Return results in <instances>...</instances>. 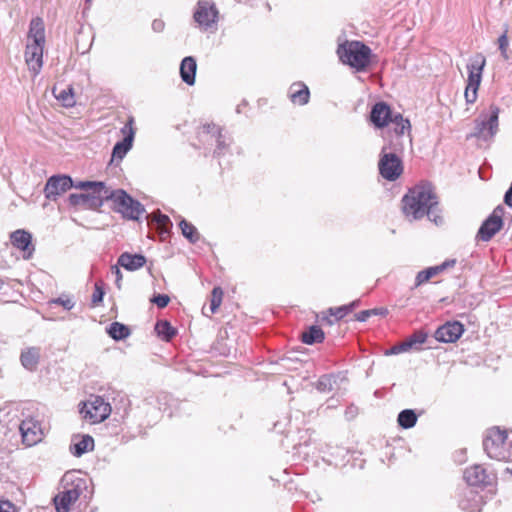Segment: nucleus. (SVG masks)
Masks as SVG:
<instances>
[{"label": "nucleus", "instance_id": "nucleus-1", "mask_svg": "<svg viewBox=\"0 0 512 512\" xmlns=\"http://www.w3.org/2000/svg\"><path fill=\"white\" fill-rule=\"evenodd\" d=\"M403 212L412 220H418L425 215L436 224L442 219L436 215L438 200L431 184L424 183L411 188L402 199Z\"/></svg>", "mask_w": 512, "mask_h": 512}, {"label": "nucleus", "instance_id": "nucleus-2", "mask_svg": "<svg viewBox=\"0 0 512 512\" xmlns=\"http://www.w3.org/2000/svg\"><path fill=\"white\" fill-rule=\"evenodd\" d=\"M483 449L487 456L497 461H512V431L499 427L488 429L483 438Z\"/></svg>", "mask_w": 512, "mask_h": 512}, {"label": "nucleus", "instance_id": "nucleus-3", "mask_svg": "<svg viewBox=\"0 0 512 512\" xmlns=\"http://www.w3.org/2000/svg\"><path fill=\"white\" fill-rule=\"evenodd\" d=\"M337 54L343 64L361 72L370 64L372 50L363 42L345 41L338 46Z\"/></svg>", "mask_w": 512, "mask_h": 512}, {"label": "nucleus", "instance_id": "nucleus-4", "mask_svg": "<svg viewBox=\"0 0 512 512\" xmlns=\"http://www.w3.org/2000/svg\"><path fill=\"white\" fill-rule=\"evenodd\" d=\"M403 147L398 142L385 144L380 153L378 169L380 175L388 181L397 180L403 172V163L399 154Z\"/></svg>", "mask_w": 512, "mask_h": 512}, {"label": "nucleus", "instance_id": "nucleus-5", "mask_svg": "<svg viewBox=\"0 0 512 512\" xmlns=\"http://www.w3.org/2000/svg\"><path fill=\"white\" fill-rule=\"evenodd\" d=\"M199 138L200 141L215 146L213 156L216 158H221L230 152L231 138L214 123L204 124L199 132Z\"/></svg>", "mask_w": 512, "mask_h": 512}, {"label": "nucleus", "instance_id": "nucleus-6", "mask_svg": "<svg viewBox=\"0 0 512 512\" xmlns=\"http://www.w3.org/2000/svg\"><path fill=\"white\" fill-rule=\"evenodd\" d=\"M485 65L486 58L481 53L471 57L467 65L468 79L464 95L466 102L469 104L474 103L477 99V92L482 80V73Z\"/></svg>", "mask_w": 512, "mask_h": 512}, {"label": "nucleus", "instance_id": "nucleus-7", "mask_svg": "<svg viewBox=\"0 0 512 512\" xmlns=\"http://www.w3.org/2000/svg\"><path fill=\"white\" fill-rule=\"evenodd\" d=\"M111 197L108 200H113L115 210L123 215V217L130 220H138L139 217L145 212L144 206L134 198H132L126 191L111 190Z\"/></svg>", "mask_w": 512, "mask_h": 512}, {"label": "nucleus", "instance_id": "nucleus-8", "mask_svg": "<svg viewBox=\"0 0 512 512\" xmlns=\"http://www.w3.org/2000/svg\"><path fill=\"white\" fill-rule=\"evenodd\" d=\"M500 109L496 105H490L489 112H482L475 120L473 136L479 139L488 140L495 136L498 131Z\"/></svg>", "mask_w": 512, "mask_h": 512}, {"label": "nucleus", "instance_id": "nucleus-9", "mask_svg": "<svg viewBox=\"0 0 512 512\" xmlns=\"http://www.w3.org/2000/svg\"><path fill=\"white\" fill-rule=\"evenodd\" d=\"M504 212L505 209L502 205L496 206L492 213L480 225L476 234V240L489 242L503 228Z\"/></svg>", "mask_w": 512, "mask_h": 512}, {"label": "nucleus", "instance_id": "nucleus-10", "mask_svg": "<svg viewBox=\"0 0 512 512\" xmlns=\"http://www.w3.org/2000/svg\"><path fill=\"white\" fill-rule=\"evenodd\" d=\"M80 413L91 423H100L110 416L111 406L103 397L94 396L88 402L83 403Z\"/></svg>", "mask_w": 512, "mask_h": 512}, {"label": "nucleus", "instance_id": "nucleus-11", "mask_svg": "<svg viewBox=\"0 0 512 512\" xmlns=\"http://www.w3.org/2000/svg\"><path fill=\"white\" fill-rule=\"evenodd\" d=\"M389 140L386 144L398 142L404 148L405 142H411L410 139V122L403 118L400 113H395L389 124Z\"/></svg>", "mask_w": 512, "mask_h": 512}, {"label": "nucleus", "instance_id": "nucleus-12", "mask_svg": "<svg viewBox=\"0 0 512 512\" xmlns=\"http://www.w3.org/2000/svg\"><path fill=\"white\" fill-rule=\"evenodd\" d=\"M74 182L68 175H53L45 185L44 194L49 200H56L58 196L73 188Z\"/></svg>", "mask_w": 512, "mask_h": 512}, {"label": "nucleus", "instance_id": "nucleus-13", "mask_svg": "<svg viewBox=\"0 0 512 512\" xmlns=\"http://www.w3.org/2000/svg\"><path fill=\"white\" fill-rule=\"evenodd\" d=\"M132 124L133 118H130L129 121L121 129L122 133L124 134V137L121 141L115 143L112 149L111 161H122L123 158L127 155V153L131 150L135 135V131L132 127Z\"/></svg>", "mask_w": 512, "mask_h": 512}, {"label": "nucleus", "instance_id": "nucleus-14", "mask_svg": "<svg viewBox=\"0 0 512 512\" xmlns=\"http://www.w3.org/2000/svg\"><path fill=\"white\" fill-rule=\"evenodd\" d=\"M82 493V481L73 483L70 488H65L54 497V505L57 512H69L70 505L76 502Z\"/></svg>", "mask_w": 512, "mask_h": 512}, {"label": "nucleus", "instance_id": "nucleus-15", "mask_svg": "<svg viewBox=\"0 0 512 512\" xmlns=\"http://www.w3.org/2000/svg\"><path fill=\"white\" fill-rule=\"evenodd\" d=\"M464 479L469 486H489L495 481V475L488 473L482 465L476 464L465 469Z\"/></svg>", "mask_w": 512, "mask_h": 512}, {"label": "nucleus", "instance_id": "nucleus-16", "mask_svg": "<svg viewBox=\"0 0 512 512\" xmlns=\"http://www.w3.org/2000/svg\"><path fill=\"white\" fill-rule=\"evenodd\" d=\"M44 45L41 43L27 42L25 48V62L34 76H37L43 66Z\"/></svg>", "mask_w": 512, "mask_h": 512}, {"label": "nucleus", "instance_id": "nucleus-17", "mask_svg": "<svg viewBox=\"0 0 512 512\" xmlns=\"http://www.w3.org/2000/svg\"><path fill=\"white\" fill-rule=\"evenodd\" d=\"M218 10L213 2L199 1L197 9L194 12L195 21L205 29L216 23Z\"/></svg>", "mask_w": 512, "mask_h": 512}, {"label": "nucleus", "instance_id": "nucleus-18", "mask_svg": "<svg viewBox=\"0 0 512 512\" xmlns=\"http://www.w3.org/2000/svg\"><path fill=\"white\" fill-rule=\"evenodd\" d=\"M103 200H106L104 192H87L81 194L73 193L68 197L70 205L80 206L85 209H99L103 205Z\"/></svg>", "mask_w": 512, "mask_h": 512}, {"label": "nucleus", "instance_id": "nucleus-19", "mask_svg": "<svg viewBox=\"0 0 512 512\" xmlns=\"http://www.w3.org/2000/svg\"><path fill=\"white\" fill-rule=\"evenodd\" d=\"M464 333V326L459 321L447 322L440 326L434 334L437 341L442 343H454Z\"/></svg>", "mask_w": 512, "mask_h": 512}, {"label": "nucleus", "instance_id": "nucleus-20", "mask_svg": "<svg viewBox=\"0 0 512 512\" xmlns=\"http://www.w3.org/2000/svg\"><path fill=\"white\" fill-rule=\"evenodd\" d=\"M393 113L385 102L376 103L370 112V121L376 128L389 126Z\"/></svg>", "mask_w": 512, "mask_h": 512}, {"label": "nucleus", "instance_id": "nucleus-21", "mask_svg": "<svg viewBox=\"0 0 512 512\" xmlns=\"http://www.w3.org/2000/svg\"><path fill=\"white\" fill-rule=\"evenodd\" d=\"M10 240L14 247L25 253L27 252V255H25L26 259L32 256L34 247L32 245L31 233L23 229H18L11 233Z\"/></svg>", "mask_w": 512, "mask_h": 512}, {"label": "nucleus", "instance_id": "nucleus-22", "mask_svg": "<svg viewBox=\"0 0 512 512\" xmlns=\"http://www.w3.org/2000/svg\"><path fill=\"white\" fill-rule=\"evenodd\" d=\"M288 98L294 104L298 106H304L309 103L310 90L309 87L302 81L294 82L288 89Z\"/></svg>", "mask_w": 512, "mask_h": 512}, {"label": "nucleus", "instance_id": "nucleus-23", "mask_svg": "<svg viewBox=\"0 0 512 512\" xmlns=\"http://www.w3.org/2000/svg\"><path fill=\"white\" fill-rule=\"evenodd\" d=\"M19 429L26 445L32 446L41 440L40 426L32 419L23 420Z\"/></svg>", "mask_w": 512, "mask_h": 512}, {"label": "nucleus", "instance_id": "nucleus-24", "mask_svg": "<svg viewBox=\"0 0 512 512\" xmlns=\"http://www.w3.org/2000/svg\"><path fill=\"white\" fill-rule=\"evenodd\" d=\"M456 261L453 260H446L440 265L431 266L424 270H421L417 273L415 277V284L414 288H417L424 283L428 282L431 278L438 275L439 273L443 272L448 267H453L455 265Z\"/></svg>", "mask_w": 512, "mask_h": 512}, {"label": "nucleus", "instance_id": "nucleus-25", "mask_svg": "<svg viewBox=\"0 0 512 512\" xmlns=\"http://www.w3.org/2000/svg\"><path fill=\"white\" fill-rule=\"evenodd\" d=\"M196 72V59L193 56L184 57L180 63V77L182 81L189 86L194 85Z\"/></svg>", "mask_w": 512, "mask_h": 512}, {"label": "nucleus", "instance_id": "nucleus-26", "mask_svg": "<svg viewBox=\"0 0 512 512\" xmlns=\"http://www.w3.org/2000/svg\"><path fill=\"white\" fill-rule=\"evenodd\" d=\"M118 265L128 271H135L142 268L146 263V258L142 254L122 253L118 257Z\"/></svg>", "mask_w": 512, "mask_h": 512}, {"label": "nucleus", "instance_id": "nucleus-27", "mask_svg": "<svg viewBox=\"0 0 512 512\" xmlns=\"http://www.w3.org/2000/svg\"><path fill=\"white\" fill-rule=\"evenodd\" d=\"M481 497L472 488H465L459 499V507L466 512H474L479 509Z\"/></svg>", "mask_w": 512, "mask_h": 512}, {"label": "nucleus", "instance_id": "nucleus-28", "mask_svg": "<svg viewBox=\"0 0 512 512\" xmlns=\"http://www.w3.org/2000/svg\"><path fill=\"white\" fill-rule=\"evenodd\" d=\"M27 42L45 44V26L40 17H35L30 21Z\"/></svg>", "mask_w": 512, "mask_h": 512}, {"label": "nucleus", "instance_id": "nucleus-29", "mask_svg": "<svg viewBox=\"0 0 512 512\" xmlns=\"http://www.w3.org/2000/svg\"><path fill=\"white\" fill-rule=\"evenodd\" d=\"M338 380H344L340 373L324 374L318 379L315 387L322 393L331 392L338 386Z\"/></svg>", "mask_w": 512, "mask_h": 512}, {"label": "nucleus", "instance_id": "nucleus-30", "mask_svg": "<svg viewBox=\"0 0 512 512\" xmlns=\"http://www.w3.org/2000/svg\"><path fill=\"white\" fill-rule=\"evenodd\" d=\"M74 188L86 190L88 192H94V193H103L106 200H108L109 197H111L112 193L109 188L106 187L105 183L102 181H79L77 183H74Z\"/></svg>", "mask_w": 512, "mask_h": 512}, {"label": "nucleus", "instance_id": "nucleus-31", "mask_svg": "<svg viewBox=\"0 0 512 512\" xmlns=\"http://www.w3.org/2000/svg\"><path fill=\"white\" fill-rule=\"evenodd\" d=\"M93 449L94 439L89 434L82 435L79 441L73 442L70 445V452L76 457H80L86 452L92 451Z\"/></svg>", "mask_w": 512, "mask_h": 512}, {"label": "nucleus", "instance_id": "nucleus-32", "mask_svg": "<svg viewBox=\"0 0 512 512\" xmlns=\"http://www.w3.org/2000/svg\"><path fill=\"white\" fill-rule=\"evenodd\" d=\"M40 358L39 349L36 347L28 348L23 351L20 356L21 364L27 370L33 371L36 369Z\"/></svg>", "mask_w": 512, "mask_h": 512}, {"label": "nucleus", "instance_id": "nucleus-33", "mask_svg": "<svg viewBox=\"0 0 512 512\" xmlns=\"http://www.w3.org/2000/svg\"><path fill=\"white\" fill-rule=\"evenodd\" d=\"M347 309L345 305L339 307H331L326 312L322 313V322L332 326L336 321L343 319L347 315Z\"/></svg>", "mask_w": 512, "mask_h": 512}, {"label": "nucleus", "instance_id": "nucleus-34", "mask_svg": "<svg viewBox=\"0 0 512 512\" xmlns=\"http://www.w3.org/2000/svg\"><path fill=\"white\" fill-rule=\"evenodd\" d=\"M325 338L323 330L316 325H312L302 333V342L307 345H313L315 343H321Z\"/></svg>", "mask_w": 512, "mask_h": 512}, {"label": "nucleus", "instance_id": "nucleus-35", "mask_svg": "<svg viewBox=\"0 0 512 512\" xmlns=\"http://www.w3.org/2000/svg\"><path fill=\"white\" fill-rule=\"evenodd\" d=\"M418 420V415L413 409H404L397 416V423L403 429L413 428Z\"/></svg>", "mask_w": 512, "mask_h": 512}, {"label": "nucleus", "instance_id": "nucleus-36", "mask_svg": "<svg viewBox=\"0 0 512 512\" xmlns=\"http://www.w3.org/2000/svg\"><path fill=\"white\" fill-rule=\"evenodd\" d=\"M108 335L116 340H124L130 335V329L127 325L120 322H112L107 328Z\"/></svg>", "mask_w": 512, "mask_h": 512}, {"label": "nucleus", "instance_id": "nucleus-37", "mask_svg": "<svg viewBox=\"0 0 512 512\" xmlns=\"http://www.w3.org/2000/svg\"><path fill=\"white\" fill-rule=\"evenodd\" d=\"M157 335L164 341H170L177 333L176 329L166 320H160L155 324Z\"/></svg>", "mask_w": 512, "mask_h": 512}, {"label": "nucleus", "instance_id": "nucleus-38", "mask_svg": "<svg viewBox=\"0 0 512 512\" xmlns=\"http://www.w3.org/2000/svg\"><path fill=\"white\" fill-rule=\"evenodd\" d=\"M182 235L192 244H195L200 239V234L196 227L185 219H181L179 222Z\"/></svg>", "mask_w": 512, "mask_h": 512}, {"label": "nucleus", "instance_id": "nucleus-39", "mask_svg": "<svg viewBox=\"0 0 512 512\" xmlns=\"http://www.w3.org/2000/svg\"><path fill=\"white\" fill-rule=\"evenodd\" d=\"M57 89H53V94L55 97L62 103L64 107H73L76 103L73 88L71 86H68L65 89H62L59 91V93H56Z\"/></svg>", "mask_w": 512, "mask_h": 512}, {"label": "nucleus", "instance_id": "nucleus-40", "mask_svg": "<svg viewBox=\"0 0 512 512\" xmlns=\"http://www.w3.org/2000/svg\"><path fill=\"white\" fill-rule=\"evenodd\" d=\"M153 222L161 235L169 234L172 222L167 215L160 212L153 214Z\"/></svg>", "mask_w": 512, "mask_h": 512}, {"label": "nucleus", "instance_id": "nucleus-41", "mask_svg": "<svg viewBox=\"0 0 512 512\" xmlns=\"http://www.w3.org/2000/svg\"><path fill=\"white\" fill-rule=\"evenodd\" d=\"M427 333L424 332V331H415L412 335H410L407 339H406V342L407 344H410V349H414V350H420V348L418 347V345H422L423 343L426 342L427 340Z\"/></svg>", "mask_w": 512, "mask_h": 512}, {"label": "nucleus", "instance_id": "nucleus-42", "mask_svg": "<svg viewBox=\"0 0 512 512\" xmlns=\"http://www.w3.org/2000/svg\"><path fill=\"white\" fill-rule=\"evenodd\" d=\"M223 297V291L220 287H214L211 293L210 310L211 313H215L221 305Z\"/></svg>", "mask_w": 512, "mask_h": 512}, {"label": "nucleus", "instance_id": "nucleus-43", "mask_svg": "<svg viewBox=\"0 0 512 512\" xmlns=\"http://www.w3.org/2000/svg\"><path fill=\"white\" fill-rule=\"evenodd\" d=\"M105 291L102 282H96L94 286V292L91 298V304L93 307L99 306L103 302Z\"/></svg>", "mask_w": 512, "mask_h": 512}, {"label": "nucleus", "instance_id": "nucleus-44", "mask_svg": "<svg viewBox=\"0 0 512 512\" xmlns=\"http://www.w3.org/2000/svg\"><path fill=\"white\" fill-rule=\"evenodd\" d=\"M53 304L62 306L66 310H71L75 306V302L68 296H60L51 301Z\"/></svg>", "mask_w": 512, "mask_h": 512}, {"label": "nucleus", "instance_id": "nucleus-45", "mask_svg": "<svg viewBox=\"0 0 512 512\" xmlns=\"http://www.w3.org/2000/svg\"><path fill=\"white\" fill-rule=\"evenodd\" d=\"M151 302L156 304L159 308H165L170 302V297L167 294H156L151 299Z\"/></svg>", "mask_w": 512, "mask_h": 512}, {"label": "nucleus", "instance_id": "nucleus-46", "mask_svg": "<svg viewBox=\"0 0 512 512\" xmlns=\"http://www.w3.org/2000/svg\"><path fill=\"white\" fill-rule=\"evenodd\" d=\"M120 267L121 266L118 265V263L111 267V274L115 276V284L118 289H121V283H122V278H123Z\"/></svg>", "mask_w": 512, "mask_h": 512}, {"label": "nucleus", "instance_id": "nucleus-47", "mask_svg": "<svg viewBox=\"0 0 512 512\" xmlns=\"http://www.w3.org/2000/svg\"><path fill=\"white\" fill-rule=\"evenodd\" d=\"M499 49L504 57H507L506 50L508 47V38L506 33L502 34L498 39Z\"/></svg>", "mask_w": 512, "mask_h": 512}, {"label": "nucleus", "instance_id": "nucleus-48", "mask_svg": "<svg viewBox=\"0 0 512 512\" xmlns=\"http://www.w3.org/2000/svg\"><path fill=\"white\" fill-rule=\"evenodd\" d=\"M0 512H15V506L10 501H0Z\"/></svg>", "mask_w": 512, "mask_h": 512}, {"label": "nucleus", "instance_id": "nucleus-49", "mask_svg": "<svg viewBox=\"0 0 512 512\" xmlns=\"http://www.w3.org/2000/svg\"><path fill=\"white\" fill-rule=\"evenodd\" d=\"M371 312H372V311H370V309H369V310H362V311L358 312V313L355 315L356 320H357V321H359V322H365V321H367V320H368V318H369L370 316H372V315H371Z\"/></svg>", "mask_w": 512, "mask_h": 512}, {"label": "nucleus", "instance_id": "nucleus-50", "mask_svg": "<svg viewBox=\"0 0 512 512\" xmlns=\"http://www.w3.org/2000/svg\"><path fill=\"white\" fill-rule=\"evenodd\" d=\"M504 203L512 208V182H511V185L510 187L508 188V190L505 192V195H504Z\"/></svg>", "mask_w": 512, "mask_h": 512}, {"label": "nucleus", "instance_id": "nucleus-51", "mask_svg": "<svg viewBox=\"0 0 512 512\" xmlns=\"http://www.w3.org/2000/svg\"><path fill=\"white\" fill-rule=\"evenodd\" d=\"M164 22L160 19H155L153 22H152V29L155 31V32H162L163 29H164Z\"/></svg>", "mask_w": 512, "mask_h": 512}, {"label": "nucleus", "instance_id": "nucleus-52", "mask_svg": "<svg viewBox=\"0 0 512 512\" xmlns=\"http://www.w3.org/2000/svg\"><path fill=\"white\" fill-rule=\"evenodd\" d=\"M400 353L408 352L410 351V344H407L406 340H404L401 343L396 344Z\"/></svg>", "mask_w": 512, "mask_h": 512}, {"label": "nucleus", "instance_id": "nucleus-53", "mask_svg": "<svg viewBox=\"0 0 512 512\" xmlns=\"http://www.w3.org/2000/svg\"><path fill=\"white\" fill-rule=\"evenodd\" d=\"M370 311H375L371 312V315L386 316L388 314V310L386 308H374L370 309Z\"/></svg>", "mask_w": 512, "mask_h": 512}, {"label": "nucleus", "instance_id": "nucleus-54", "mask_svg": "<svg viewBox=\"0 0 512 512\" xmlns=\"http://www.w3.org/2000/svg\"><path fill=\"white\" fill-rule=\"evenodd\" d=\"M384 354L386 356L397 355V354H400V351H399L397 345H394L391 348L387 349Z\"/></svg>", "mask_w": 512, "mask_h": 512}, {"label": "nucleus", "instance_id": "nucleus-55", "mask_svg": "<svg viewBox=\"0 0 512 512\" xmlns=\"http://www.w3.org/2000/svg\"><path fill=\"white\" fill-rule=\"evenodd\" d=\"M358 305H359V300L352 301L351 303L345 305V308L347 309V313L349 314L350 312H352Z\"/></svg>", "mask_w": 512, "mask_h": 512}]
</instances>
